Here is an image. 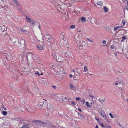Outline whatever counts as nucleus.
<instances>
[{
	"instance_id": "nucleus-20",
	"label": "nucleus",
	"mask_w": 128,
	"mask_h": 128,
	"mask_svg": "<svg viewBox=\"0 0 128 128\" xmlns=\"http://www.w3.org/2000/svg\"><path fill=\"white\" fill-rule=\"evenodd\" d=\"M82 21L84 22H85L86 21V18L85 17H82L81 18Z\"/></svg>"
},
{
	"instance_id": "nucleus-27",
	"label": "nucleus",
	"mask_w": 128,
	"mask_h": 128,
	"mask_svg": "<svg viewBox=\"0 0 128 128\" xmlns=\"http://www.w3.org/2000/svg\"><path fill=\"white\" fill-rule=\"evenodd\" d=\"M24 122L22 123L21 124H18V126L20 127V128H22L21 127L22 126L24 125Z\"/></svg>"
},
{
	"instance_id": "nucleus-63",
	"label": "nucleus",
	"mask_w": 128,
	"mask_h": 128,
	"mask_svg": "<svg viewBox=\"0 0 128 128\" xmlns=\"http://www.w3.org/2000/svg\"><path fill=\"white\" fill-rule=\"evenodd\" d=\"M105 100L104 99H103L102 100V101L103 102H104L105 101Z\"/></svg>"
},
{
	"instance_id": "nucleus-23",
	"label": "nucleus",
	"mask_w": 128,
	"mask_h": 128,
	"mask_svg": "<svg viewBox=\"0 0 128 128\" xmlns=\"http://www.w3.org/2000/svg\"><path fill=\"white\" fill-rule=\"evenodd\" d=\"M2 114L4 116L6 115L7 114V112L6 111H3L2 112Z\"/></svg>"
},
{
	"instance_id": "nucleus-26",
	"label": "nucleus",
	"mask_w": 128,
	"mask_h": 128,
	"mask_svg": "<svg viewBox=\"0 0 128 128\" xmlns=\"http://www.w3.org/2000/svg\"><path fill=\"white\" fill-rule=\"evenodd\" d=\"M86 106L88 107L89 108H90V106L89 105V103L88 102H87L86 103Z\"/></svg>"
},
{
	"instance_id": "nucleus-64",
	"label": "nucleus",
	"mask_w": 128,
	"mask_h": 128,
	"mask_svg": "<svg viewBox=\"0 0 128 128\" xmlns=\"http://www.w3.org/2000/svg\"><path fill=\"white\" fill-rule=\"evenodd\" d=\"M98 101L100 102H102L100 101V99L98 100Z\"/></svg>"
},
{
	"instance_id": "nucleus-45",
	"label": "nucleus",
	"mask_w": 128,
	"mask_h": 128,
	"mask_svg": "<svg viewBox=\"0 0 128 128\" xmlns=\"http://www.w3.org/2000/svg\"><path fill=\"white\" fill-rule=\"evenodd\" d=\"M32 24H34L35 23V22H35V21H32Z\"/></svg>"
},
{
	"instance_id": "nucleus-61",
	"label": "nucleus",
	"mask_w": 128,
	"mask_h": 128,
	"mask_svg": "<svg viewBox=\"0 0 128 128\" xmlns=\"http://www.w3.org/2000/svg\"><path fill=\"white\" fill-rule=\"evenodd\" d=\"M4 108V110H6V108Z\"/></svg>"
},
{
	"instance_id": "nucleus-37",
	"label": "nucleus",
	"mask_w": 128,
	"mask_h": 128,
	"mask_svg": "<svg viewBox=\"0 0 128 128\" xmlns=\"http://www.w3.org/2000/svg\"><path fill=\"white\" fill-rule=\"evenodd\" d=\"M106 40H103L102 42V43L103 44H105L106 43Z\"/></svg>"
},
{
	"instance_id": "nucleus-15",
	"label": "nucleus",
	"mask_w": 128,
	"mask_h": 128,
	"mask_svg": "<svg viewBox=\"0 0 128 128\" xmlns=\"http://www.w3.org/2000/svg\"><path fill=\"white\" fill-rule=\"evenodd\" d=\"M37 47L38 49L39 50H42L43 49V47L42 46L40 45H37Z\"/></svg>"
},
{
	"instance_id": "nucleus-1",
	"label": "nucleus",
	"mask_w": 128,
	"mask_h": 128,
	"mask_svg": "<svg viewBox=\"0 0 128 128\" xmlns=\"http://www.w3.org/2000/svg\"><path fill=\"white\" fill-rule=\"evenodd\" d=\"M52 55L54 58L56 59L58 62H60L63 61V58L58 54H56L55 52H52Z\"/></svg>"
},
{
	"instance_id": "nucleus-11",
	"label": "nucleus",
	"mask_w": 128,
	"mask_h": 128,
	"mask_svg": "<svg viewBox=\"0 0 128 128\" xmlns=\"http://www.w3.org/2000/svg\"><path fill=\"white\" fill-rule=\"evenodd\" d=\"M44 36L46 40L47 41L50 40L52 37L50 35L48 34H46Z\"/></svg>"
},
{
	"instance_id": "nucleus-12",
	"label": "nucleus",
	"mask_w": 128,
	"mask_h": 128,
	"mask_svg": "<svg viewBox=\"0 0 128 128\" xmlns=\"http://www.w3.org/2000/svg\"><path fill=\"white\" fill-rule=\"evenodd\" d=\"M64 47L65 48L66 50H70V48H69L70 46H69L68 44H66L64 45Z\"/></svg>"
},
{
	"instance_id": "nucleus-30",
	"label": "nucleus",
	"mask_w": 128,
	"mask_h": 128,
	"mask_svg": "<svg viewBox=\"0 0 128 128\" xmlns=\"http://www.w3.org/2000/svg\"><path fill=\"white\" fill-rule=\"evenodd\" d=\"M109 115L111 116V117L112 118H114V116L112 115V114L111 113H110L109 114Z\"/></svg>"
},
{
	"instance_id": "nucleus-16",
	"label": "nucleus",
	"mask_w": 128,
	"mask_h": 128,
	"mask_svg": "<svg viewBox=\"0 0 128 128\" xmlns=\"http://www.w3.org/2000/svg\"><path fill=\"white\" fill-rule=\"evenodd\" d=\"M97 4L99 6H101L102 5L103 2L102 1H99L97 3Z\"/></svg>"
},
{
	"instance_id": "nucleus-58",
	"label": "nucleus",
	"mask_w": 128,
	"mask_h": 128,
	"mask_svg": "<svg viewBox=\"0 0 128 128\" xmlns=\"http://www.w3.org/2000/svg\"><path fill=\"white\" fill-rule=\"evenodd\" d=\"M42 123L43 124H46V123L45 122H42Z\"/></svg>"
},
{
	"instance_id": "nucleus-10",
	"label": "nucleus",
	"mask_w": 128,
	"mask_h": 128,
	"mask_svg": "<svg viewBox=\"0 0 128 128\" xmlns=\"http://www.w3.org/2000/svg\"><path fill=\"white\" fill-rule=\"evenodd\" d=\"M25 40L22 38H21L20 40L19 41L21 45H24H24L25 44Z\"/></svg>"
},
{
	"instance_id": "nucleus-52",
	"label": "nucleus",
	"mask_w": 128,
	"mask_h": 128,
	"mask_svg": "<svg viewBox=\"0 0 128 128\" xmlns=\"http://www.w3.org/2000/svg\"><path fill=\"white\" fill-rule=\"evenodd\" d=\"M87 40H88L89 42H93V41L92 40H90V39L89 38H88Z\"/></svg>"
},
{
	"instance_id": "nucleus-48",
	"label": "nucleus",
	"mask_w": 128,
	"mask_h": 128,
	"mask_svg": "<svg viewBox=\"0 0 128 128\" xmlns=\"http://www.w3.org/2000/svg\"><path fill=\"white\" fill-rule=\"evenodd\" d=\"M35 74H37L39 76L40 75V74H39V72H37L35 73Z\"/></svg>"
},
{
	"instance_id": "nucleus-28",
	"label": "nucleus",
	"mask_w": 128,
	"mask_h": 128,
	"mask_svg": "<svg viewBox=\"0 0 128 128\" xmlns=\"http://www.w3.org/2000/svg\"><path fill=\"white\" fill-rule=\"evenodd\" d=\"M120 28V27L118 26H116V27L114 28V31L116 30L117 29Z\"/></svg>"
},
{
	"instance_id": "nucleus-29",
	"label": "nucleus",
	"mask_w": 128,
	"mask_h": 128,
	"mask_svg": "<svg viewBox=\"0 0 128 128\" xmlns=\"http://www.w3.org/2000/svg\"><path fill=\"white\" fill-rule=\"evenodd\" d=\"M62 100L64 102H66L67 100V99L66 98V97L64 98H62Z\"/></svg>"
},
{
	"instance_id": "nucleus-56",
	"label": "nucleus",
	"mask_w": 128,
	"mask_h": 128,
	"mask_svg": "<svg viewBox=\"0 0 128 128\" xmlns=\"http://www.w3.org/2000/svg\"><path fill=\"white\" fill-rule=\"evenodd\" d=\"M70 77H72V74H70Z\"/></svg>"
},
{
	"instance_id": "nucleus-22",
	"label": "nucleus",
	"mask_w": 128,
	"mask_h": 128,
	"mask_svg": "<svg viewBox=\"0 0 128 128\" xmlns=\"http://www.w3.org/2000/svg\"><path fill=\"white\" fill-rule=\"evenodd\" d=\"M14 2V4H16V6H19V4L17 1V0H13Z\"/></svg>"
},
{
	"instance_id": "nucleus-47",
	"label": "nucleus",
	"mask_w": 128,
	"mask_h": 128,
	"mask_svg": "<svg viewBox=\"0 0 128 128\" xmlns=\"http://www.w3.org/2000/svg\"><path fill=\"white\" fill-rule=\"evenodd\" d=\"M48 46H50L51 44V43H50V41H48Z\"/></svg>"
},
{
	"instance_id": "nucleus-36",
	"label": "nucleus",
	"mask_w": 128,
	"mask_h": 128,
	"mask_svg": "<svg viewBox=\"0 0 128 128\" xmlns=\"http://www.w3.org/2000/svg\"><path fill=\"white\" fill-rule=\"evenodd\" d=\"M24 122H23V121L22 120H20L19 122V124H21L22 123H24Z\"/></svg>"
},
{
	"instance_id": "nucleus-50",
	"label": "nucleus",
	"mask_w": 128,
	"mask_h": 128,
	"mask_svg": "<svg viewBox=\"0 0 128 128\" xmlns=\"http://www.w3.org/2000/svg\"><path fill=\"white\" fill-rule=\"evenodd\" d=\"M72 103L73 104V105H75L76 104V103L75 102H72Z\"/></svg>"
},
{
	"instance_id": "nucleus-53",
	"label": "nucleus",
	"mask_w": 128,
	"mask_h": 128,
	"mask_svg": "<svg viewBox=\"0 0 128 128\" xmlns=\"http://www.w3.org/2000/svg\"><path fill=\"white\" fill-rule=\"evenodd\" d=\"M78 110L80 111V112H82V110L80 108H78Z\"/></svg>"
},
{
	"instance_id": "nucleus-35",
	"label": "nucleus",
	"mask_w": 128,
	"mask_h": 128,
	"mask_svg": "<svg viewBox=\"0 0 128 128\" xmlns=\"http://www.w3.org/2000/svg\"><path fill=\"white\" fill-rule=\"evenodd\" d=\"M89 96H90V97L92 98V99L93 98H94V96H93V95L91 94H90Z\"/></svg>"
},
{
	"instance_id": "nucleus-60",
	"label": "nucleus",
	"mask_w": 128,
	"mask_h": 128,
	"mask_svg": "<svg viewBox=\"0 0 128 128\" xmlns=\"http://www.w3.org/2000/svg\"><path fill=\"white\" fill-rule=\"evenodd\" d=\"M108 128H112L110 126H108Z\"/></svg>"
},
{
	"instance_id": "nucleus-32",
	"label": "nucleus",
	"mask_w": 128,
	"mask_h": 128,
	"mask_svg": "<svg viewBox=\"0 0 128 128\" xmlns=\"http://www.w3.org/2000/svg\"><path fill=\"white\" fill-rule=\"evenodd\" d=\"M118 124H117L118 125L120 126V127H122V128H124L122 125H121L120 123H118V122H117Z\"/></svg>"
},
{
	"instance_id": "nucleus-4",
	"label": "nucleus",
	"mask_w": 128,
	"mask_h": 128,
	"mask_svg": "<svg viewBox=\"0 0 128 128\" xmlns=\"http://www.w3.org/2000/svg\"><path fill=\"white\" fill-rule=\"evenodd\" d=\"M53 110V108L52 106L50 104H48L47 110L48 113H46V115H48L50 112H52Z\"/></svg>"
},
{
	"instance_id": "nucleus-55",
	"label": "nucleus",
	"mask_w": 128,
	"mask_h": 128,
	"mask_svg": "<svg viewBox=\"0 0 128 128\" xmlns=\"http://www.w3.org/2000/svg\"><path fill=\"white\" fill-rule=\"evenodd\" d=\"M68 54V52H65V56H66V55L67 56H68V55H67V54Z\"/></svg>"
},
{
	"instance_id": "nucleus-39",
	"label": "nucleus",
	"mask_w": 128,
	"mask_h": 128,
	"mask_svg": "<svg viewBox=\"0 0 128 128\" xmlns=\"http://www.w3.org/2000/svg\"><path fill=\"white\" fill-rule=\"evenodd\" d=\"M81 101L82 102H83V104H84L85 102V99H83V100H81Z\"/></svg>"
},
{
	"instance_id": "nucleus-59",
	"label": "nucleus",
	"mask_w": 128,
	"mask_h": 128,
	"mask_svg": "<svg viewBox=\"0 0 128 128\" xmlns=\"http://www.w3.org/2000/svg\"><path fill=\"white\" fill-rule=\"evenodd\" d=\"M78 31H79V32H82V31L81 30H79Z\"/></svg>"
},
{
	"instance_id": "nucleus-40",
	"label": "nucleus",
	"mask_w": 128,
	"mask_h": 128,
	"mask_svg": "<svg viewBox=\"0 0 128 128\" xmlns=\"http://www.w3.org/2000/svg\"><path fill=\"white\" fill-rule=\"evenodd\" d=\"M84 70L85 72H86L87 70L86 67L85 66L84 67Z\"/></svg>"
},
{
	"instance_id": "nucleus-51",
	"label": "nucleus",
	"mask_w": 128,
	"mask_h": 128,
	"mask_svg": "<svg viewBox=\"0 0 128 128\" xmlns=\"http://www.w3.org/2000/svg\"><path fill=\"white\" fill-rule=\"evenodd\" d=\"M80 98L79 97H78L76 98V100H80Z\"/></svg>"
},
{
	"instance_id": "nucleus-62",
	"label": "nucleus",
	"mask_w": 128,
	"mask_h": 128,
	"mask_svg": "<svg viewBox=\"0 0 128 128\" xmlns=\"http://www.w3.org/2000/svg\"><path fill=\"white\" fill-rule=\"evenodd\" d=\"M118 83H116V84H115V85H118Z\"/></svg>"
},
{
	"instance_id": "nucleus-41",
	"label": "nucleus",
	"mask_w": 128,
	"mask_h": 128,
	"mask_svg": "<svg viewBox=\"0 0 128 128\" xmlns=\"http://www.w3.org/2000/svg\"><path fill=\"white\" fill-rule=\"evenodd\" d=\"M114 46L113 45L111 46H110V48L112 49H113L114 48Z\"/></svg>"
},
{
	"instance_id": "nucleus-31",
	"label": "nucleus",
	"mask_w": 128,
	"mask_h": 128,
	"mask_svg": "<svg viewBox=\"0 0 128 128\" xmlns=\"http://www.w3.org/2000/svg\"><path fill=\"white\" fill-rule=\"evenodd\" d=\"M102 117L103 118H104L106 120V115L105 114H104V115H102Z\"/></svg>"
},
{
	"instance_id": "nucleus-18",
	"label": "nucleus",
	"mask_w": 128,
	"mask_h": 128,
	"mask_svg": "<svg viewBox=\"0 0 128 128\" xmlns=\"http://www.w3.org/2000/svg\"><path fill=\"white\" fill-rule=\"evenodd\" d=\"M26 19L29 22H32V20L31 19L28 18V16H26Z\"/></svg>"
},
{
	"instance_id": "nucleus-44",
	"label": "nucleus",
	"mask_w": 128,
	"mask_h": 128,
	"mask_svg": "<svg viewBox=\"0 0 128 128\" xmlns=\"http://www.w3.org/2000/svg\"><path fill=\"white\" fill-rule=\"evenodd\" d=\"M32 58L34 60H36L37 59V58H36V57H34V56H33L32 57Z\"/></svg>"
},
{
	"instance_id": "nucleus-34",
	"label": "nucleus",
	"mask_w": 128,
	"mask_h": 128,
	"mask_svg": "<svg viewBox=\"0 0 128 128\" xmlns=\"http://www.w3.org/2000/svg\"><path fill=\"white\" fill-rule=\"evenodd\" d=\"M122 38L123 40H124H124H125V39H126V36H122Z\"/></svg>"
},
{
	"instance_id": "nucleus-13",
	"label": "nucleus",
	"mask_w": 128,
	"mask_h": 128,
	"mask_svg": "<svg viewBox=\"0 0 128 128\" xmlns=\"http://www.w3.org/2000/svg\"><path fill=\"white\" fill-rule=\"evenodd\" d=\"M18 30H20L25 34H28V32L27 30L22 28H20V29H18Z\"/></svg>"
},
{
	"instance_id": "nucleus-7",
	"label": "nucleus",
	"mask_w": 128,
	"mask_h": 128,
	"mask_svg": "<svg viewBox=\"0 0 128 128\" xmlns=\"http://www.w3.org/2000/svg\"><path fill=\"white\" fill-rule=\"evenodd\" d=\"M26 58L28 60V58H32L33 55L32 52H29L27 53L26 54Z\"/></svg>"
},
{
	"instance_id": "nucleus-54",
	"label": "nucleus",
	"mask_w": 128,
	"mask_h": 128,
	"mask_svg": "<svg viewBox=\"0 0 128 128\" xmlns=\"http://www.w3.org/2000/svg\"><path fill=\"white\" fill-rule=\"evenodd\" d=\"M96 61L97 62H99V60L98 58H96L95 61Z\"/></svg>"
},
{
	"instance_id": "nucleus-25",
	"label": "nucleus",
	"mask_w": 128,
	"mask_h": 128,
	"mask_svg": "<svg viewBox=\"0 0 128 128\" xmlns=\"http://www.w3.org/2000/svg\"><path fill=\"white\" fill-rule=\"evenodd\" d=\"M78 115L79 116H80V117L81 118H84V116H82L78 112Z\"/></svg>"
},
{
	"instance_id": "nucleus-19",
	"label": "nucleus",
	"mask_w": 128,
	"mask_h": 128,
	"mask_svg": "<svg viewBox=\"0 0 128 128\" xmlns=\"http://www.w3.org/2000/svg\"><path fill=\"white\" fill-rule=\"evenodd\" d=\"M44 104V102H42L41 100L39 102V105L41 106H43V104Z\"/></svg>"
},
{
	"instance_id": "nucleus-8",
	"label": "nucleus",
	"mask_w": 128,
	"mask_h": 128,
	"mask_svg": "<svg viewBox=\"0 0 128 128\" xmlns=\"http://www.w3.org/2000/svg\"><path fill=\"white\" fill-rule=\"evenodd\" d=\"M7 28L4 26H0V31L4 32H6L7 30Z\"/></svg>"
},
{
	"instance_id": "nucleus-5",
	"label": "nucleus",
	"mask_w": 128,
	"mask_h": 128,
	"mask_svg": "<svg viewBox=\"0 0 128 128\" xmlns=\"http://www.w3.org/2000/svg\"><path fill=\"white\" fill-rule=\"evenodd\" d=\"M33 125L32 124L24 123V125L22 126L21 128H30Z\"/></svg>"
},
{
	"instance_id": "nucleus-43",
	"label": "nucleus",
	"mask_w": 128,
	"mask_h": 128,
	"mask_svg": "<svg viewBox=\"0 0 128 128\" xmlns=\"http://www.w3.org/2000/svg\"><path fill=\"white\" fill-rule=\"evenodd\" d=\"M101 126L103 127H104V128L105 127V126L104 125V124L103 123H102L101 124Z\"/></svg>"
},
{
	"instance_id": "nucleus-3",
	"label": "nucleus",
	"mask_w": 128,
	"mask_h": 128,
	"mask_svg": "<svg viewBox=\"0 0 128 128\" xmlns=\"http://www.w3.org/2000/svg\"><path fill=\"white\" fill-rule=\"evenodd\" d=\"M10 40L12 41L13 43H14L15 44L16 46L18 47H20L21 46V44L20 43V42L19 40L16 41L15 40H17L16 38H12L11 37H10Z\"/></svg>"
},
{
	"instance_id": "nucleus-57",
	"label": "nucleus",
	"mask_w": 128,
	"mask_h": 128,
	"mask_svg": "<svg viewBox=\"0 0 128 128\" xmlns=\"http://www.w3.org/2000/svg\"><path fill=\"white\" fill-rule=\"evenodd\" d=\"M96 128H99L98 125H96Z\"/></svg>"
},
{
	"instance_id": "nucleus-38",
	"label": "nucleus",
	"mask_w": 128,
	"mask_h": 128,
	"mask_svg": "<svg viewBox=\"0 0 128 128\" xmlns=\"http://www.w3.org/2000/svg\"><path fill=\"white\" fill-rule=\"evenodd\" d=\"M122 22L123 24V25L124 26L125 24V21L124 20H123L122 21Z\"/></svg>"
},
{
	"instance_id": "nucleus-21",
	"label": "nucleus",
	"mask_w": 128,
	"mask_h": 128,
	"mask_svg": "<svg viewBox=\"0 0 128 128\" xmlns=\"http://www.w3.org/2000/svg\"><path fill=\"white\" fill-rule=\"evenodd\" d=\"M100 113L102 115H104L105 114V112L104 111L102 110H100Z\"/></svg>"
},
{
	"instance_id": "nucleus-49",
	"label": "nucleus",
	"mask_w": 128,
	"mask_h": 128,
	"mask_svg": "<svg viewBox=\"0 0 128 128\" xmlns=\"http://www.w3.org/2000/svg\"><path fill=\"white\" fill-rule=\"evenodd\" d=\"M95 119L97 120V121H99L100 120H99V119L97 118L96 117H95Z\"/></svg>"
},
{
	"instance_id": "nucleus-24",
	"label": "nucleus",
	"mask_w": 128,
	"mask_h": 128,
	"mask_svg": "<svg viewBox=\"0 0 128 128\" xmlns=\"http://www.w3.org/2000/svg\"><path fill=\"white\" fill-rule=\"evenodd\" d=\"M48 124L51 126V127H50V128H58L57 127L53 126V125L50 124Z\"/></svg>"
},
{
	"instance_id": "nucleus-42",
	"label": "nucleus",
	"mask_w": 128,
	"mask_h": 128,
	"mask_svg": "<svg viewBox=\"0 0 128 128\" xmlns=\"http://www.w3.org/2000/svg\"><path fill=\"white\" fill-rule=\"evenodd\" d=\"M52 88L54 89H56V86L55 85H53L52 86Z\"/></svg>"
},
{
	"instance_id": "nucleus-33",
	"label": "nucleus",
	"mask_w": 128,
	"mask_h": 128,
	"mask_svg": "<svg viewBox=\"0 0 128 128\" xmlns=\"http://www.w3.org/2000/svg\"><path fill=\"white\" fill-rule=\"evenodd\" d=\"M75 26L74 25H72L70 26V28H75Z\"/></svg>"
},
{
	"instance_id": "nucleus-17",
	"label": "nucleus",
	"mask_w": 128,
	"mask_h": 128,
	"mask_svg": "<svg viewBox=\"0 0 128 128\" xmlns=\"http://www.w3.org/2000/svg\"><path fill=\"white\" fill-rule=\"evenodd\" d=\"M104 12H107L108 10V9L106 6L104 7Z\"/></svg>"
},
{
	"instance_id": "nucleus-9",
	"label": "nucleus",
	"mask_w": 128,
	"mask_h": 128,
	"mask_svg": "<svg viewBox=\"0 0 128 128\" xmlns=\"http://www.w3.org/2000/svg\"><path fill=\"white\" fill-rule=\"evenodd\" d=\"M64 32H62L60 34V37L64 42L66 41V39H64Z\"/></svg>"
},
{
	"instance_id": "nucleus-6",
	"label": "nucleus",
	"mask_w": 128,
	"mask_h": 128,
	"mask_svg": "<svg viewBox=\"0 0 128 128\" xmlns=\"http://www.w3.org/2000/svg\"><path fill=\"white\" fill-rule=\"evenodd\" d=\"M79 34H77L75 35L74 36V38L75 40V41L77 44H78L79 42L80 41V36H78Z\"/></svg>"
},
{
	"instance_id": "nucleus-14",
	"label": "nucleus",
	"mask_w": 128,
	"mask_h": 128,
	"mask_svg": "<svg viewBox=\"0 0 128 128\" xmlns=\"http://www.w3.org/2000/svg\"><path fill=\"white\" fill-rule=\"evenodd\" d=\"M70 88L71 89L74 90L75 89V87L73 85L70 84Z\"/></svg>"
},
{
	"instance_id": "nucleus-2",
	"label": "nucleus",
	"mask_w": 128,
	"mask_h": 128,
	"mask_svg": "<svg viewBox=\"0 0 128 128\" xmlns=\"http://www.w3.org/2000/svg\"><path fill=\"white\" fill-rule=\"evenodd\" d=\"M78 46L82 47L81 48L84 49L85 47L88 46L87 42L84 41H80L79 42Z\"/></svg>"
},
{
	"instance_id": "nucleus-46",
	"label": "nucleus",
	"mask_w": 128,
	"mask_h": 128,
	"mask_svg": "<svg viewBox=\"0 0 128 128\" xmlns=\"http://www.w3.org/2000/svg\"><path fill=\"white\" fill-rule=\"evenodd\" d=\"M125 7L127 10H128V4L125 5Z\"/></svg>"
}]
</instances>
